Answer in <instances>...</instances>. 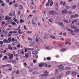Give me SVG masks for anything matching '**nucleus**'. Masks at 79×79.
Here are the masks:
<instances>
[{"instance_id":"obj_1","label":"nucleus","mask_w":79,"mask_h":79,"mask_svg":"<svg viewBox=\"0 0 79 79\" xmlns=\"http://www.w3.org/2000/svg\"><path fill=\"white\" fill-rule=\"evenodd\" d=\"M49 73L47 72V71H46L45 73L44 74H41L40 75V77H44V76H47Z\"/></svg>"},{"instance_id":"obj_2","label":"nucleus","mask_w":79,"mask_h":79,"mask_svg":"<svg viewBox=\"0 0 79 79\" xmlns=\"http://www.w3.org/2000/svg\"><path fill=\"white\" fill-rule=\"evenodd\" d=\"M39 67H43L44 66H46V67H47V64L45 63H42L41 64H40L39 65Z\"/></svg>"},{"instance_id":"obj_3","label":"nucleus","mask_w":79,"mask_h":79,"mask_svg":"<svg viewBox=\"0 0 79 79\" xmlns=\"http://www.w3.org/2000/svg\"><path fill=\"white\" fill-rule=\"evenodd\" d=\"M62 13L63 15H64V14H67L68 13V10L65 9L64 10H62Z\"/></svg>"},{"instance_id":"obj_4","label":"nucleus","mask_w":79,"mask_h":79,"mask_svg":"<svg viewBox=\"0 0 79 79\" xmlns=\"http://www.w3.org/2000/svg\"><path fill=\"white\" fill-rule=\"evenodd\" d=\"M49 15H54V11L53 10H50L49 11Z\"/></svg>"},{"instance_id":"obj_5","label":"nucleus","mask_w":79,"mask_h":79,"mask_svg":"<svg viewBox=\"0 0 79 79\" xmlns=\"http://www.w3.org/2000/svg\"><path fill=\"white\" fill-rule=\"evenodd\" d=\"M67 30H68V31H70V32H71V34H72V35H75L74 33H73V30L70 29H67Z\"/></svg>"},{"instance_id":"obj_6","label":"nucleus","mask_w":79,"mask_h":79,"mask_svg":"<svg viewBox=\"0 0 79 79\" xmlns=\"http://www.w3.org/2000/svg\"><path fill=\"white\" fill-rule=\"evenodd\" d=\"M59 68L60 70H63V68L64 67L63 65H59Z\"/></svg>"},{"instance_id":"obj_7","label":"nucleus","mask_w":79,"mask_h":79,"mask_svg":"<svg viewBox=\"0 0 79 79\" xmlns=\"http://www.w3.org/2000/svg\"><path fill=\"white\" fill-rule=\"evenodd\" d=\"M71 27L73 29H77V27L74 25H72Z\"/></svg>"},{"instance_id":"obj_8","label":"nucleus","mask_w":79,"mask_h":79,"mask_svg":"<svg viewBox=\"0 0 79 79\" xmlns=\"http://www.w3.org/2000/svg\"><path fill=\"white\" fill-rule=\"evenodd\" d=\"M66 48H63L61 49L60 50V51L61 52H65V51H66Z\"/></svg>"},{"instance_id":"obj_9","label":"nucleus","mask_w":79,"mask_h":79,"mask_svg":"<svg viewBox=\"0 0 79 79\" xmlns=\"http://www.w3.org/2000/svg\"><path fill=\"white\" fill-rule=\"evenodd\" d=\"M45 49H47V50H49L50 49V46H46L44 47Z\"/></svg>"},{"instance_id":"obj_10","label":"nucleus","mask_w":79,"mask_h":79,"mask_svg":"<svg viewBox=\"0 0 79 79\" xmlns=\"http://www.w3.org/2000/svg\"><path fill=\"white\" fill-rule=\"evenodd\" d=\"M12 40V41H13V42H14V41H15L16 44H18L19 43H18V40Z\"/></svg>"},{"instance_id":"obj_11","label":"nucleus","mask_w":79,"mask_h":79,"mask_svg":"<svg viewBox=\"0 0 79 79\" xmlns=\"http://www.w3.org/2000/svg\"><path fill=\"white\" fill-rule=\"evenodd\" d=\"M11 24L13 26H15L16 25H17V24H16V23H15V22H12Z\"/></svg>"},{"instance_id":"obj_12","label":"nucleus","mask_w":79,"mask_h":79,"mask_svg":"<svg viewBox=\"0 0 79 79\" xmlns=\"http://www.w3.org/2000/svg\"><path fill=\"white\" fill-rule=\"evenodd\" d=\"M19 8L20 10H22L23 8V6L21 5H20L19 6Z\"/></svg>"},{"instance_id":"obj_13","label":"nucleus","mask_w":79,"mask_h":79,"mask_svg":"<svg viewBox=\"0 0 79 79\" xmlns=\"http://www.w3.org/2000/svg\"><path fill=\"white\" fill-rule=\"evenodd\" d=\"M24 57H25V58H27L28 57V53H26V54H25V55L24 56Z\"/></svg>"},{"instance_id":"obj_14","label":"nucleus","mask_w":79,"mask_h":79,"mask_svg":"<svg viewBox=\"0 0 79 79\" xmlns=\"http://www.w3.org/2000/svg\"><path fill=\"white\" fill-rule=\"evenodd\" d=\"M50 37H51V38H52V39H56V37H55V36H53L52 35H51L50 36Z\"/></svg>"},{"instance_id":"obj_15","label":"nucleus","mask_w":79,"mask_h":79,"mask_svg":"<svg viewBox=\"0 0 79 79\" xmlns=\"http://www.w3.org/2000/svg\"><path fill=\"white\" fill-rule=\"evenodd\" d=\"M33 54H34V55H35L37 53V52L35 51H34L32 52Z\"/></svg>"},{"instance_id":"obj_16","label":"nucleus","mask_w":79,"mask_h":79,"mask_svg":"<svg viewBox=\"0 0 79 79\" xmlns=\"http://www.w3.org/2000/svg\"><path fill=\"white\" fill-rule=\"evenodd\" d=\"M72 74L73 76H75L77 74V73L75 72H73L72 73Z\"/></svg>"},{"instance_id":"obj_17","label":"nucleus","mask_w":79,"mask_h":79,"mask_svg":"<svg viewBox=\"0 0 79 79\" xmlns=\"http://www.w3.org/2000/svg\"><path fill=\"white\" fill-rule=\"evenodd\" d=\"M10 59H12L13 58V54H11L9 57Z\"/></svg>"},{"instance_id":"obj_18","label":"nucleus","mask_w":79,"mask_h":79,"mask_svg":"<svg viewBox=\"0 0 79 79\" xmlns=\"http://www.w3.org/2000/svg\"><path fill=\"white\" fill-rule=\"evenodd\" d=\"M12 63H13V64H15V63H16V60H12Z\"/></svg>"},{"instance_id":"obj_19","label":"nucleus","mask_w":79,"mask_h":79,"mask_svg":"<svg viewBox=\"0 0 79 79\" xmlns=\"http://www.w3.org/2000/svg\"><path fill=\"white\" fill-rule=\"evenodd\" d=\"M53 1H52L50 3V6H52V5H53Z\"/></svg>"},{"instance_id":"obj_20","label":"nucleus","mask_w":79,"mask_h":79,"mask_svg":"<svg viewBox=\"0 0 79 79\" xmlns=\"http://www.w3.org/2000/svg\"><path fill=\"white\" fill-rule=\"evenodd\" d=\"M74 32H75L76 33L78 32V29H75V30H74Z\"/></svg>"},{"instance_id":"obj_21","label":"nucleus","mask_w":79,"mask_h":79,"mask_svg":"<svg viewBox=\"0 0 79 79\" xmlns=\"http://www.w3.org/2000/svg\"><path fill=\"white\" fill-rule=\"evenodd\" d=\"M39 39H40V37L39 35H37L36 37V40H39Z\"/></svg>"},{"instance_id":"obj_22","label":"nucleus","mask_w":79,"mask_h":79,"mask_svg":"<svg viewBox=\"0 0 79 79\" xmlns=\"http://www.w3.org/2000/svg\"><path fill=\"white\" fill-rule=\"evenodd\" d=\"M58 23L59 24V25H60V26H63V23L62 22H59Z\"/></svg>"},{"instance_id":"obj_23","label":"nucleus","mask_w":79,"mask_h":79,"mask_svg":"<svg viewBox=\"0 0 79 79\" xmlns=\"http://www.w3.org/2000/svg\"><path fill=\"white\" fill-rule=\"evenodd\" d=\"M18 53L19 54H21V50H19L18 51Z\"/></svg>"},{"instance_id":"obj_24","label":"nucleus","mask_w":79,"mask_h":79,"mask_svg":"<svg viewBox=\"0 0 79 79\" xmlns=\"http://www.w3.org/2000/svg\"><path fill=\"white\" fill-rule=\"evenodd\" d=\"M33 74H38V73L37 72H33Z\"/></svg>"},{"instance_id":"obj_25","label":"nucleus","mask_w":79,"mask_h":79,"mask_svg":"<svg viewBox=\"0 0 79 79\" xmlns=\"http://www.w3.org/2000/svg\"><path fill=\"white\" fill-rule=\"evenodd\" d=\"M76 8V5H74L72 7V9H74V8Z\"/></svg>"},{"instance_id":"obj_26","label":"nucleus","mask_w":79,"mask_h":79,"mask_svg":"<svg viewBox=\"0 0 79 79\" xmlns=\"http://www.w3.org/2000/svg\"><path fill=\"white\" fill-rule=\"evenodd\" d=\"M10 64H7L6 65H3L2 66V67H5V66H10Z\"/></svg>"},{"instance_id":"obj_27","label":"nucleus","mask_w":79,"mask_h":79,"mask_svg":"<svg viewBox=\"0 0 79 79\" xmlns=\"http://www.w3.org/2000/svg\"><path fill=\"white\" fill-rule=\"evenodd\" d=\"M64 22H65V23H69V22L67 20L64 19Z\"/></svg>"},{"instance_id":"obj_28","label":"nucleus","mask_w":79,"mask_h":79,"mask_svg":"<svg viewBox=\"0 0 79 79\" xmlns=\"http://www.w3.org/2000/svg\"><path fill=\"white\" fill-rule=\"evenodd\" d=\"M71 17L72 18H75V16L74 15H71Z\"/></svg>"},{"instance_id":"obj_29","label":"nucleus","mask_w":79,"mask_h":79,"mask_svg":"<svg viewBox=\"0 0 79 79\" xmlns=\"http://www.w3.org/2000/svg\"><path fill=\"white\" fill-rule=\"evenodd\" d=\"M24 20H23L22 19H20V23H24Z\"/></svg>"},{"instance_id":"obj_30","label":"nucleus","mask_w":79,"mask_h":79,"mask_svg":"<svg viewBox=\"0 0 79 79\" xmlns=\"http://www.w3.org/2000/svg\"><path fill=\"white\" fill-rule=\"evenodd\" d=\"M30 46H32L33 45H34V42L30 43Z\"/></svg>"},{"instance_id":"obj_31","label":"nucleus","mask_w":79,"mask_h":79,"mask_svg":"<svg viewBox=\"0 0 79 79\" xmlns=\"http://www.w3.org/2000/svg\"><path fill=\"white\" fill-rule=\"evenodd\" d=\"M8 49H9L10 50H12V47L11 46H8Z\"/></svg>"},{"instance_id":"obj_32","label":"nucleus","mask_w":79,"mask_h":79,"mask_svg":"<svg viewBox=\"0 0 79 79\" xmlns=\"http://www.w3.org/2000/svg\"><path fill=\"white\" fill-rule=\"evenodd\" d=\"M32 24H33V25H34V26H37V23L34 22L32 23Z\"/></svg>"},{"instance_id":"obj_33","label":"nucleus","mask_w":79,"mask_h":79,"mask_svg":"<svg viewBox=\"0 0 79 79\" xmlns=\"http://www.w3.org/2000/svg\"><path fill=\"white\" fill-rule=\"evenodd\" d=\"M15 72L17 74H18L19 73V70H17Z\"/></svg>"},{"instance_id":"obj_34","label":"nucleus","mask_w":79,"mask_h":79,"mask_svg":"<svg viewBox=\"0 0 79 79\" xmlns=\"http://www.w3.org/2000/svg\"><path fill=\"white\" fill-rule=\"evenodd\" d=\"M3 44V43L2 41H0V45H2Z\"/></svg>"},{"instance_id":"obj_35","label":"nucleus","mask_w":79,"mask_h":79,"mask_svg":"<svg viewBox=\"0 0 79 79\" xmlns=\"http://www.w3.org/2000/svg\"><path fill=\"white\" fill-rule=\"evenodd\" d=\"M69 73H70V71H68V72H67L66 73V74H67V75H68V74H69Z\"/></svg>"},{"instance_id":"obj_36","label":"nucleus","mask_w":79,"mask_h":79,"mask_svg":"<svg viewBox=\"0 0 79 79\" xmlns=\"http://www.w3.org/2000/svg\"><path fill=\"white\" fill-rule=\"evenodd\" d=\"M3 42H4V43H5V42H6L7 43H8V42H7V40H3Z\"/></svg>"},{"instance_id":"obj_37","label":"nucleus","mask_w":79,"mask_h":79,"mask_svg":"<svg viewBox=\"0 0 79 79\" xmlns=\"http://www.w3.org/2000/svg\"><path fill=\"white\" fill-rule=\"evenodd\" d=\"M5 19H6V20H7V19H8V16H6L5 17Z\"/></svg>"},{"instance_id":"obj_38","label":"nucleus","mask_w":79,"mask_h":79,"mask_svg":"<svg viewBox=\"0 0 79 79\" xmlns=\"http://www.w3.org/2000/svg\"><path fill=\"white\" fill-rule=\"evenodd\" d=\"M6 55L8 56H10V54L9 53H7L6 54Z\"/></svg>"},{"instance_id":"obj_39","label":"nucleus","mask_w":79,"mask_h":79,"mask_svg":"<svg viewBox=\"0 0 79 79\" xmlns=\"http://www.w3.org/2000/svg\"><path fill=\"white\" fill-rule=\"evenodd\" d=\"M46 6H49V3H48L47 2L46 4Z\"/></svg>"},{"instance_id":"obj_40","label":"nucleus","mask_w":79,"mask_h":79,"mask_svg":"<svg viewBox=\"0 0 79 79\" xmlns=\"http://www.w3.org/2000/svg\"><path fill=\"white\" fill-rule=\"evenodd\" d=\"M68 13L69 15H71V14H72V12L71 11H69Z\"/></svg>"},{"instance_id":"obj_41","label":"nucleus","mask_w":79,"mask_h":79,"mask_svg":"<svg viewBox=\"0 0 79 79\" xmlns=\"http://www.w3.org/2000/svg\"><path fill=\"white\" fill-rule=\"evenodd\" d=\"M2 32H3V33L6 32V31H5V29H4V28L3 29Z\"/></svg>"},{"instance_id":"obj_42","label":"nucleus","mask_w":79,"mask_h":79,"mask_svg":"<svg viewBox=\"0 0 79 79\" xmlns=\"http://www.w3.org/2000/svg\"><path fill=\"white\" fill-rule=\"evenodd\" d=\"M14 21L15 22H17V19H14Z\"/></svg>"},{"instance_id":"obj_43","label":"nucleus","mask_w":79,"mask_h":79,"mask_svg":"<svg viewBox=\"0 0 79 79\" xmlns=\"http://www.w3.org/2000/svg\"><path fill=\"white\" fill-rule=\"evenodd\" d=\"M8 21L10 22H13V20L11 19L8 20Z\"/></svg>"},{"instance_id":"obj_44","label":"nucleus","mask_w":79,"mask_h":79,"mask_svg":"<svg viewBox=\"0 0 79 79\" xmlns=\"http://www.w3.org/2000/svg\"><path fill=\"white\" fill-rule=\"evenodd\" d=\"M34 57H35V58H38V56H37V55H34Z\"/></svg>"},{"instance_id":"obj_45","label":"nucleus","mask_w":79,"mask_h":79,"mask_svg":"<svg viewBox=\"0 0 79 79\" xmlns=\"http://www.w3.org/2000/svg\"><path fill=\"white\" fill-rule=\"evenodd\" d=\"M21 53L24 55V51H21Z\"/></svg>"},{"instance_id":"obj_46","label":"nucleus","mask_w":79,"mask_h":79,"mask_svg":"<svg viewBox=\"0 0 79 79\" xmlns=\"http://www.w3.org/2000/svg\"><path fill=\"white\" fill-rule=\"evenodd\" d=\"M30 65L31 66H34L33 64L32 63H31L30 64Z\"/></svg>"},{"instance_id":"obj_47","label":"nucleus","mask_w":79,"mask_h":79,"mask_svg":"<svg viewBox=\"0 0 79 79\" xmlns=\"http://www.w3.org/2000/svg\"><path fill=\"white\" fill-rule=\"evenodd\" d=\"M19 34H21L22 33L21 32V29H20L19 31Z\"/></svg>"},{"instance_id":"obj_48","label":"nucleus","mask_w":79,"mask_h":79,"mask_svg":"<svg viewBox=\"0 0 79 79\" xmlns=\"http://www.w3.org/2000/svg\"><path fill=\"white\" fill-rule=\"evenodd\" d=\"M14 6H15V7H18V4H16L14 5Z\"/></svg>"},{"instance_id":"obj_49","label":"nucleus","mask_w":79,"mask_h":79,"mask_svg":"<svg viewBox=\"0 0 79 79\" xmlns=\"http://www.w3.org/2000/svg\"><path fill=\"white\" fill-rule=\"evenodd\" d=\"M33 62L34 63H36V60H33Z\"/></svg>"},{"instance_id":"obj_50","label":"nucleus","mask_w":79,"mask_h":79,"mask_svg":"<svg viewBox=\"0 0 79 79\" xmlns=\"http://www.w3.org/2000/svg\"><path fill=\"white\" fill-rule=\"evenodd\" d=\"M60 78H61L60 76H59L57 77V79H60Z\"/></svg>"},{"instance_id":"obj_51","label":"nucleus","mask_w":79,"mask_h":79,"mask_svg":"<svg viewBox=\"0 0 79 79\" xmlns=\"http://www.w3.org/2000/svg\"><path fill=\"white\" fill-rule=\"evenodd\" d=\"M74 22L75 23H77V19H75V20H74Z\"/></svg>"},{"instance_id":"obj_52","label":"nucleus","mask_w":79,"mask_h":79,"mask_svg":"<svg viewBox=\"0 0 79 79\" xmlns=\"http://www.w3.org/2000/svg\"><path fill=\"white\" fill-rule=\"evenodd\" d=\"M35 12H36L35 10H33L32 13H35Z\"/></svg>"},{"instance_id":"obj_53","label":"nucleus","mask_w":79,"mask_h":79,"mask_svg":"<svg viewBox=\"0 0 79 79\" xmlns=\"http://www.w3.org/2000/svg\"><path fill=\"white\" fill-rule=\"evenodd\" d=\"M27 33L28 34H31V33H32V31H27Z\"/></svg>"},{"instance_id":"obj_54","label":"nucleus","mask_w":79,"mask_h":79,"mask_svg":"<svg viewBox=\"0 0 79 79\" xmlns=\"http://www.w3.org/2000/svg\"><path fill=\"white\" fill-rule=\"evenodd\" d=\"M13 33H14V34H16V33H17V31H14Z\"/></svg>"},{"instance_id":"obj_55","label":"nucleus","mask_w":79,"mask_h":79,"mask_svg":"<svg viewBox=\"0 0 79 79\" xmlns=\"http://www.w3.org/2000/svg\"><path fill=\"white\" fill-rule=\"evenodd\" d=\"M51 1L52 2V0H48V3H50Z\"/></svg>"},{"instance_id":"obj_56","label":"nucleus","mask_w":79,"mask_h":79,"mask_svg":"<svg viewBox=\"0 0 79 79\" xmlns=\"http://www.w3.org/2000/svg\"><path fill=\"white\" fill-rule=\"evenodd\" d=\"M78 15L77 14H75V18H76V17H78Z\"/></svg>"},{"instance_id":"obj_57","label":"nucleus","mask_w":79,"mask_h":79,"mask_svg":"<svg viewBox=\"0 0 79 79\" xmlns=\"http://www.w3.org/2000/svg\"><path fill=\"white\" fill-rule=\"evenodd\" d=\"M21 47V45L20 44H18L17 45V47L19 48V47Z\"/></svg>"},{"instance_id":"obj_58","label":"nucleus","mask_w":79,"mask_h":79,"mask_svg":"<svg viewBox=\"0 0 79 79\" xmlns=\"http://www.w3.org/2000/svg\"><path fill=\"white\" fill-rule=\"evenodd\" d=\"M13 16H16V15H15V11H14V12Z\"/></svg>"},{"instance_id":"obj_59","label":"nucleus","mask_w":79,"mask_h":79,"mask_svg":"<svg viewBox=\"0 0 79 79\" xmlns=\"http://www.w3.org/2000/svg\"><path fill=\"white\" fill-rule=\"evenodd\" d=\"M50 59H51V58H50V57L47 58V60H50Z\"/></svg>"},{"instance_id":"obj_60","label":"nucleus","mask_w":79,"mask_h":79,"mask_svg":"<svg viewBox=\"0 0 79 79\" xmlns=\"http://www.w3.org/2000/svg\"><path fill=\"white\" fill-rule=\"evenodd\" d=\"M12 4H13V2H10L9 3V5H11Z\"/></svg>"},{"instance_id":"obj_61","label":"nucleus","mask_w":79,"mask_h":79,"mask_svg":"<svg viewBox=\"0 0 79 79\" xmlns=\"http://www.w3.org/2000/svg\"><path fill=\"white\" fill-rule=\"evenodd\" d=\"M11 36V35L10 34H9L7 35L8 37H10V36Z\"/></svg>"},{"instance_id":"obj_62","label":"nucleus","mask_w":79,"mask_h":79,"mask_svg":"<svg viewBox=\"0 0 79 79\" xmlns=\"http://www.w3.org/2000/svg\"><path fill=\"white\" fill-rule=\"evenodd\" d=\"M32 70L31 69H30L29 70V72H32Z\"/></svg>"},{"instance_id":"obj_63","label":"nucleus","mask_w":79,"mask_h":79,"mask_svg":"<svg viewBox=\"0 0 79 79\" xmlns=\"http://www.w3.org/2000/svg\"><path fill=\"white\" fill-rule=\"evenodd\" d=\"M25 52H27V48H25Z\"/></svg>"},{"instance_id":"obj_64","label":"nucleus","mask_w":79,"mask_h":79,"mask_svg":"<svg viewBox=\"0 0 79 79\" xmlns=\"http://www.w3.org/2000/svg\"><path fill=\"white\" fill-rule=\"evenodd\" d=\"M13 31H10V32H9V33H10V34H13Z\"/></svg>"}]
</instances>
